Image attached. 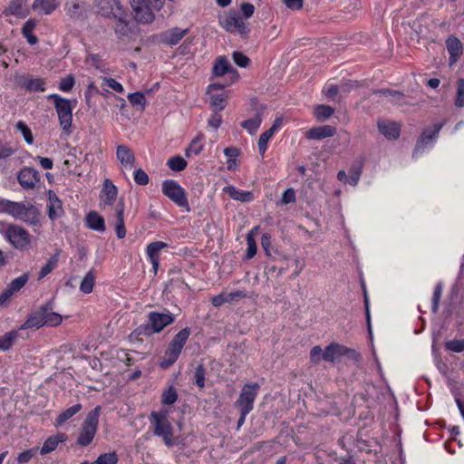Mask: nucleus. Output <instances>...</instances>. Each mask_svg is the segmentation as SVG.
<instances>
[{
    "mask_svg": "<svg viewBox=\"0 0 464 464\" xmlns=\"http://www.w3.org/2000/svg\"><path fill=\"white\" fill-rule=\"evenodd\" d=\"M150 421L153 434L161 438L167 447H172L175 444V439L173 427L168 420L167 411H151Z\"/></svg>",
    "mask_w": 464,
    "mask_h": 464,
    "instance_id": "f257e3e1",
    "label": "nucleus"
},
{
    "mask_svg": "<svg viewBox=\"0 0 464 464\" xmlns=\"http://www.w3.org/2000/svg\"><path fill=\"white\" fill-rule=\"evenodd\" d=\"M174 321V314L167 310L162 313L152 311L148 314L147 324L139 326L136 332L139 335H150L152 334L160 333Z\"/></svg>",
    "mask_w": 464,
    "mask_h": 464,
    "instance_id": "f03ea898",
    "label": "nucleus"
},
{
    "mask_svg": "<svg viewBox=\"0 0 464 464\" xmlns=\"http://www.w3.org/2000/svg\"><path fill=\"white\" fill-rule=\"evenodd\" d=\"M47 99L53 102L61 128L64 132L70 133L72 123L73 108L72 101L63 98L55 93L48 95Z\"/></svg>",
    "mask_w": 464,
    "mask_h": 464,
    "instance_id": "7ed1b4c3",
    "label": "nucleus"
},
{
    "mask_svg": "<svg viewBox=\"0 0 464 464\" xmlns=\"http://www.w3.org/2000/svg\"><path fill=\"white\" fill-rule=\"evenodd\" d=\"M101 406H96L91 411L82 424L81 431L77 439V444L81 447L88 446L93 440L99 423Z\"/></svg>",
    "mask_w": 464,
    "mask_h": 464,
    "instance_id": "20e7f679",
    "label": "nucleus"
},
{
    "mask_svg": "<svg viewBox=\"0 0 464 464\" xmlns=\"http://www.w3.org/2000/svg\"><path fill=\"white\" fill-rule=\"evenodd\" d=\"M343 357L354 362L361 360V354L357 351L336 343L326 346L323 353V359L330 362H340Z\"/></svg>",
    "mask_w": 464,
    "mask_h": 464,
    "instance_id": "39448f33",
    "label": "nucleus"
},
{
    "mask_svg": "<svg viewBox=\"0 0 464 464\" xmlns=\"http://www.w3.org/2000/svg\"><path fill=\"white\" fill-rule=\"evenodd\" d=\"M162 193L179 207L190 210L185 189L173 179H167L162 182Z\"/></svg>",
    "mask_w": 464,
    "mask_h": 464,
    "instance_id": "423d86ee",
    "label": "nucleus"
},
{
    "mask_svg": "<svg viewBox=\"0 0 464 464\" xmlns=\"http://www.w3.org/2000/svg\"><path fill=\"white\" fill-rule=\"evenodd\" d=\"M259 384L246 383L243 386L238 399L235 401V407L239 411L250 412L254 409V401L259 391Z\"/></svg>",
    "mask_w": 464,
    "mask_h": 464,
    "instance_id": "0eeeda50",
    "label": "nucleus"
},
{
    "mask_svg": "<svg viewBox=\"0 0 464 464\" xmlns=\"http://www.w3.org/2000/svg\"><path fill=\"white\" fill-rule=\"evenodd\" d=\"M114 19L113 31L116 36L122 40H129L132 38L137 32L136 25L129 20L128 11L122 12V14H118Z\"/></svg>",
    "mask_w": 464,
    "mask_h": 464,
    "instance_id": "6e6552de",
    "label": "nucleus"
},
{
    "mask_svg": "<svg viewBox=\"0 0 464 464\" xmlns=\"http://www.w3.org/2000/svg\"><path fill=\"white\" fill-rule=\"evenodd\" d=\"M6 237L16 249L24 251L31 247L30 234L20 226L10 225L6 229Z\"/></svg>",
    "mask_w": 464,
    "mask_h": 464,
    "instance_id": "1a4fd4ad",
    "label": "nucleus"
},
{
    "mask_svg": "<svg viewBox=\"0 0 464 464\" xmlns=\"http://www.w3.org/2000/svg\"><path fill=\"white\" fill-rule=\"evenodd\" d=\"M9 215L29 224H36L39 221V211L31 204L13 202Z\"/></svg>",
    "mask_w": 464,
    "mask_h": 464,
    "instance_id": "9d476101",
    "label": "nucleus"
},
{
    "mask_svg": "<svg viewBox=\"0 0 464 464\" xmlns=\"http://www.w3.org/2000/svg\"><path fill=\"white\" fill-rule=\"evenodd\" d=\"M94 6L100 15L110 19L126 10L120 0H94Z\"/></svg>",
    "mask_w": 464,
    "mask_h": 464,
    "instance_id": "9b49d317",
    "label": "nucleus"
},
{
    "mask_svg": "<svg viewBox=\"0 0 464 464\" xmlns=\"http://www.w3.org/2000/svg\"><path fill=\"white\" fill-rule=\"evenodd\" d=\"M131 7L134 19L140 24H150L154 21L155 15L149 5L140 0H132Z\"/></svg>",
    "mask_w": 464,
    "mask_h": 464,
    "instance_id": "f8f14e48",
    "label": "nucleus"
},
{
    "mask_svg": "<svg viewBox=\"0 0 464 464\" xmlns=\"http://www.w3.org/2000/svg\"><path fill=\"white\" fill-rule=\"evenodd\" d=\"M40 174L33 168H23L17 174V180L24 189H34L40 183Z\"/></svg>",
    "mask_w": 464,
    "mask_h": 464,
    "instance_id": "ddd939ff",
    "label": "nucleus"
},
{
    "mask_svg": "<svg viewBox=\"0 0 464 464\" xmlns=\"http://www.w3.org/2000/svg\"><path fill=\"white\" fill-rule=\"evenodd\" d=\"M214 76L220 77L225 74H228L231 78V82H235L238 78L237 70L229 63L228 60L225 56H219L212 68Z\"/></svg>",
    "mask_w": 464,
    "mask_h": 464,
    "instance_id": "4468645a",
    "label": "nucleus"
},
{
    "mask_svg": "<svg viewBox=\"0 0 464 464\" xmlns=\"http://www.w3.org/2000/svg\"><path fill=\"white\" fill-rule=\"evenodd\" d=\"M222 26L230 33H239L241 35H246L248 34V28L246 27L243 18L239 14H233L227 16L222 22Z\"/></svg>",
    "mask_w": 464,
    "mask_h": 464,
    "instance_id": "2eb2a0df",
    "label": "nucleus"
},
{
    "mask_svg": "<svg viewBox=\"0 0 464 464\" xmlns=\"http://www.w3.org/2000/svg\"><path fill=\"white\" fill-rule=\"evenodd\" d=\"M443 124L444 122L436 123L432 126L431 129H425L422 131L420 138L417 141L414 154L421 152L428 143L431 142L438 137L441 128L443 127Z\"/></svg>",
    "mask_w": 464,
    "mask_h": 464,
    "instance_id": "dca6fc26",
    "label": "nucleus"
},
{
    "mask_svg": "<svg viewBox=\"0 0 464 464\" xmlns=\"http://www.w3.org/2000/svg\"><path fill=\"white\" fill-rule=\"evenodd\" d=\"M118 195V188L112 183V181L109 179H105L102 189L101 191V198L102 201L101 202V207L105 208L107 206H111Z\"/></svg>",
    "mask_w": 464,
    "mask_h": 464,
    "instance_id": "f3484780",
    "label": "nucleus"
},
{
    "mask_svg": "<svg viewBox=\"0 0 464 464\" xmlns=\"http://www.w3.org/2000/svg\"><path fill=\"white\" fill-rule=\"evenodd\" d=\"M116 157L125 169H132L135 165V155L131 149L126 145L117 146Z\"/></svg>",
    "mask_w": 464,
    "mask_h": 464,
    "instance_id": "a211bd4d",
    "label": "nucleus"
},
{
    "mask_svg": "<svg viewBox=\"0 0 464 464\" xmlns=\"http://www.w3.org/2000/svg\"><path fill=\"white\" fill-rule=\"evenodd\" d=\"M188 29H181L179 27L170 28L161 34V41L168 45L177 44L187 34Z\"/></svg>",
    "mask_w": 464,
    "mask_h": 464,
    "instance_id": "6ab92c4d",
    "label": "nucleus"
},
{
    "mask_svg": "<svg viewBox=\"0 0 464 464\" xmlns=\"http://www.w3.org/2000/svg\"><path fill=\"white\" fill-rule=\"evenodd\" d=\"M336 133V129L331 125H323L310 129L305 136L309 140H323L333 137Z\"/></svg>",
    "mask_w": 464,
    "mask_h": 464,
    "instance_id": "aec40b11",
    "label": "nucleus"
},
{
    "mask_svg": "<svg viewBox=\"0 0 464 464\" xmlns=\"http://www.w3.org/2000/svg\"><path fill=\"white\" fill-rule=\"evenodd\" d=\"M167 244L162 241H155L148 245L147 255L152 264L154 274L157 273L160 266L159 253L161 249L167 247Z\"/></svg>",
    "mask_w": 464,
    "mask_h": 464,
    "instance_id": "412c9836",
    "label": "nucleus"
},
{
    "mask_svg": "<svg viewBox=\"0 0 464 464\" xmlns=\"http://www.w3.org/2000/svg\"><path fill=\"white\" fill-rule=\"evenodd\" d=\"M378 129L388 140H396L400 136V125L394 121H378Z\"/></svg>",
    "mask_w": 464,
    "mask_h": 464,
    "instance_id": "4be33fe9",
    "label": "nucleus"
},
{
    "mask_svg": "<svg viewBox=\"0 0 464 464\" xmlns=\"http://www.w3.org/2000/svg\"><path fill=\"white\" fill-rule=\"evenodd\" d=\"M446 46L450 53V64H452L456 63L459 57L462 54V44L457 37L450 36L446 40Z\"/></svg>",
    "mask_w": 464,
    "mask_h": 464,
    "instance_id": "5701e85b",
    "label": "nucleus"
},
{
    "mask_svg": "<svg viewBox=\"0 0 464 464\" xmlns=\"http://www.w3.org/2000/svg\"><path fill=\"white\" fill-rule=\"evenodd\" d=\"M124 202L123 199H121L116 206V222H115V230L118 238H124L126 236V229L124 225Z\"/></svg>",
    "mask_w": 464,
    "mask_h": 464,
    "instance_id": "b1692460",
    "label": "nucleus"
},
{
    "mask_svg": "<svg viewBox=\"0 0 464 464\" xmlns=\"http://www.w3.org/2000/svg\"><path fill=\"white\" fill-rule=\"evenodd\" d=\"M41 311L43 313L44 325L56 326L62 323V316L53 311V307L50 304L42 305Z\"/></svg>",
    "mask_w": 464,
    "mask_h": 464,
    "instance_id": "393cba45",
    "label": "nucleus"
},
{
    "mask_svg": "<svg viewBox=\"0 0 464 464\" xmlns=\"http://www.w3.org/2000/svg\"><path fill=\"white\" fill-rule=\"evenodd\" d=\"M49 196V204H48V216L52 220L56 219L61 217L63 213L62 208V202L56 196L54 192L52 190L48 193Z\"/></svg>",
    "mask_w": 464,
    "mask_h": 464,
    "instance_id": "a878e982",
    "label": "nucleus"
},
{
    "mask_svg": "<svg viewBox=\"0 0 464 464\" xmlns=\"http://www.w3.org/2000/svg\"><path fill=\"white\" fill-rule=\"evenodd\" d=\"M86 226L92 230L98 232L105 231V222L104 218L99 215L96 211H91L87 214L86 218Z\"/></svg>",
    "mask_w": 464,
    "mask_h": 464,
    "instance_id": "bb28decb",
    "label": "nucleus"
},
{
    "mask_svg": "<svg viewBox=\"0 0 464 464\" xmlns=\"http://www.w3.org/2000/svg\"><path fill=\"white\" fill-rule=\"evenodd\" d=\"M67 440V435L64 433H59L56 436L49 437L44 442L40 450L41 455H45L53 451L59 443L63 442Z\"/></svg>",
    "mask_w": 464,
    "mask_h": 464,
    "instance_id": "cd10ccee",
    "label": "nucleus"
},
{
    "mask_svg": "<svg viewBox=\"0 0 464 464\" xmlns=\"http://www.w3.org/2000/svg\"><path fill=\"white\" fill-rule=\"evenodd\" d=\"M21 86L29 92H44L45 82L41 78L26 77L20 80Z\"/></svg>",
    "mask_w": 464,
    "mask_h": 464,
    "instance_id": "c85d7f7f",
    "label": "nucleus"
},
{
    "mask_svg": "<svg viewBox=\"0 0 464 464\" xmlns=\"http://www.w3.org/2000/svg\"><path fill=\"white\" fill-rule=\"evenodd\" d=\"M223 191L233 199L239 200L241 202H249L253 199L252 192L240 191L237 189L234 186H227L223 188Z\"/></svg>",
    "mask_w": 464,
    "mask_h": 464,
    "instance_id": "c756f323",
    "label": "nucleus"
},
{
    "mask_svg": "<svg viewBox=\"0 0 464 464\" xmlns=\"http://www.w3.org/2000/svg\"><path fill=\"white\" fill-rule=\"evenodd\" d=\"M262 121V112L257 111L253 118L242 121L241 126L246 130L250 135H254L260 127Z\"/></svg>",
    "mask_w": 464,
    "mask_h": 464,
    "instance_id": "7c9ffc66",
    "label": "nucleus"
},
{
    "mask_svg": "<svg viewBox=\"0 0 464 464\" xmlns=\"http://www.w3.org/2000/svg\"><path fill=\"white\" fill-rule=\"evenodd\" d=\"M43 320V313L40 307L39 310L29 315L28 319L22 325V329L40 328L44 325V322Z\"/></svg>",
    "mask_w": 464,
    "mask_h": 464,
    "instance_id": "2f4dec72",
    "label": "nucleus"
},
{
    "mask_svg": "<svg viewBox=\"0 0 464 464\" xmlns=\"http://www.w3.org/2000/svg\"><path fill=\"white\" fill-rule=\"evenodd\" d=\"M182 349H183V347H181L180 345L170 342L169 348L165 353L167 359H166V361H164L161 363V365L162 366H169V365L173 364L179 358Z\"/></svg>",
    "mask_w": 464,
    "mask_h": 464,
    "instance_id": "473e14b6",
    "label": "nucleus"
},
{
    "mask_svg": "<svg viewBox=\"0 0 464 464\" xmlns=\"http://www.w3.org/2000/svg\"><path fill=\"white\" fill-rule=\"evenodd\" d=\"M82 404L77 403L62 411L55 419V426H61L62 424H63L65 421H67L69 419H71L76 413H78L82 410Z\"/></svg>",
    "mask_w": 464,
    "mask_h": 464,
    "instance_id": "72a5a7b5",
    "label": "nucleus"
},
{
    "mask_svg": "<svg viewBox=\"0 0 464 464\" xmlns=\"http://www.w3.org/2000/svg\"><path fill=\"white\" fill-rule=\"evenodd\" d=\"M57 7L56 0H34L33 8L45 14H51Z\"/></svg>",
    "mask_w": 464,
    "mask_h": 464,
    "instance_id": "f704fd0d",
    "label": "nucleus"
},
{
    "mask_svg": "<svg viewBox=\"0 0 464 464\" xmlns=\"http://www.w3.org/2000/svg\"><path fill=\"white\" fill-rule=\"evenodd\" d=\"M67 14L72 19H80L84 14V3L72 1L66 4Z\"/></svg>",
    "mask_w": 464,
    "mask_h": 464,
    "instance_id": "c9c22d12",
    "label": "nucleus"
},
{
    "mask_svg": "<svg viewBox=\"0 0 464 464\" xmlns=\"http://www.w3.org/2000/svg\"><path fill=\"white\" fill-rule=\"evenodd\" d=\"M258 230V227H255L253 229H251L247 235H246V243H247V249L246 253V259H251L255 256L256 254V244L255 241V234Z\"/></svg>",
    "mask_w": 464,
    "mask_h": 464,
    "instance_id": "e433bc0d",
    "label": "nucleus"
},
{
    "mask_svg": "<svg viewBox=\"0 0 464 464\" xmlns=\"http://www.w3.org/2000/svg\"><path fill=\"white\" fill-rule=\"evenodd\" d=\"M202 140H203L202 134H198L196 138H194L191 140L189 146L187 148V150L185 151V155L187 157H189L191 154H195V155L199 154L203 150V148H204Z\"/></svg>",
    "mask_w": 464,
    "mask_h": 464,
    "instance_id": "4c0bfd02",
    "label": "nucleus"
},
{
    "mask_svg": "<svg viewBox=\"0 0 464 464\" xmlns=\"http://www.w3.org/2000/svg\"><path fill=\"white\" fill-rule=\"evenodd\" d=\"M376 93L387 97L388 102L395 104H401L404 98L403 93L389 89L379 90L376 92Z\"/></svg>",
    "mask_w": 464,
    "mask_h": 464,
    "instance_id": "58836bf2",
    "label": "nucleus"
},
{
    "mask_svg": "<svg viewBox=\"0 0 464 464\" xmlns=\"http://www.w3.org/2000/svg\"><path fill=\"white\" fill-rule=\"evenodd\" d=\"M34 26L35 23L32 20H29L24 24L22 28V34L30 44H35L38 42L36 35L33 34Z\"/></svg>",
    "mask_w": 464,
    "mask_h": 464,
    "instance_id": "ea45409f",
    "label": "nucleus"
},
{
    "mask_svg": "<svg viewBox=\"0 0 464 464\" xmlns=\"http://www.w3.org/2000/svg\"><path fill=\"white\" fill-rule=\"evenodd\" d=\"M334 112V108L329 105L320 104L314 108V114L320 121L329 119Z\"/></svg>",
    "mask_w": 464,
    "mask_h": 464,
    "instance_id": "a19ab883",
    "label": "nucleus"
},
{
    "mask_svg": "<svg viewBox=\"0 0 464 464\" xmlns=\"http://www.w3.org/2000/svg\"><path fill=\"white\" fill-rule=\"evenodd\" d=\"M95 276L92 271H89L81 282L80 289L84 294L92 293L94 285Z\"/></svg>",
    "mask_w": 464,
    "mask_h": 464,
    "instance_id": "79ce46f5",
    "label": "nucleus"
},
{
    "mask_svg": "<svg viewBox=\"0 0 464 464\" xmlns=\"http://www.w3.org/2000/svg\"><path fill=\"white\" fill-rule=\"evenodd\" d=\"M208 94L209 95L210 105L214 111H222L225 108L227 98L223 93L213 94L208 92Z\"/></svg>",
    "mask_w": 464,
    "mask_h": 464,
    "instance_id": "37998d69",
    "label": "nucleus"
},
{
    "mask_svg": "<svg viewBox=\"0 0 464 464\" xmlns=\"http://www.w3.org/2000/svg\"><path fill=\"white\" fill-rule=\"evenodd\" d=\"M128 100L133 107H140L141 110H144L147 104L146 98L140 92L130 93Z\"/></svg>",
    "mask_w": 464,
    "mask_h": 464,
    "instance_id": "c03bdc74",
    "label": "nucleus"
},
{
    "mask_svg": "<svg viewBox=\"0 0 464 464\" xmlns=\"http://www.w3.org/2000/svg\"><path fill=\"white\" fill-rule=\"evenodd\" d=\"M168 166L174 171H181L187 167V161L181 156H175L168 160Z\"/></svg>",
    "mask_w": 464,
    "mask_h": 464,
    "instance_id": "a18cd8bd",
    "label": "nucleus"
},
{
    "mask_svg": "<svg viewBox=\"0 0 464 464\" xmlns=\"http://www.w3.org/2000/svg\"><path fill=\"white\" fill-rule=\"evenodd\" d=\"M28 274H24L21 276L12 280L7 286L15 294L25 285V284L28 282Z\"/></svg>",
    "mask_w": 464,
    "mask_h": 464,
    "instance_id": "49530a36",
    "label": "nucleus"
},
{
    "mask_svg": "<svg viewBox=\"0 0 464 464\" xmlns=\"http://www.w3.org/2000/svg\"><path fill=\"white\" fill-rule=\"evenodd\" d=\"M16 338L15 332L6 333L5 335L0 337V350L6 351L12 347Z\"/></svg>",
    "mask_w": 464,
    "mask_h": 464,
    "instance_id": "de8ad7c7",
    "label": "nucleus"
},
{
    "mask_svg": "<svg viewBox=\"0 0 464 464\" xmlns=\"http://www.w3.org/2000/svg\"><path fill=\"white\" fill-rule=\"evenodd\" d=\"M445 348L453 353L464 352V339H453L445 343Z\"/></svg>",
    "mask_w": 464,
    "mask_h": 464,
    "instance_id": "09e8293b",
    "label": "nucleus"
},
{
    "mask_svg": "<svg viewBox=\"0 0 464 464\" xmlns=\"http://www.w3.org/2000/svg\"><path fill=\"white\" fill-rule=\"evenodd\" d=\"M23 5L24 0H12L4 13L6 14L20 15L22 14Z\"/></svg>",
    "mask_w": 464,
    "mask_h": 464,
    "instance_id": "8fccbe9b",
    "label": "nucleus"
},
{
    "mask_svg": "<svg viewBox=\"0 0 464 464\" xmlns=\"http://www.w3.org/2000/svg\"><path fill=\"white\" fill-rule=\"evenodd\" d=\"M274 134L275 133L272 130H267L260 135L258 140V149L261 155L266 152L268 140L273 137Z\"/></svg>",
    "mask_w": 464,
    "mask_h": 464,
    "instance_id": "3c124183",
    "label": "nucleus"
},
{
    "mask_svg": "<svg viewBox=\"0 0 464 464\" xmlns=\"http://www.w3.org/2000/svg\"><path fill=\"white\" fill-rule=\"evenodd\" d=\"M177 398L178 394L175 388L170 386L162 393L161 402L166 405H171L177 401Z\"/></svg>",
    "mask_w": 464,
    "mask_h": 464,
    "instance_id": "603ef678",
    "label": "nucleus"
},
{
    "mask_svg": "<svg viewBox=\"0 0 464 464\" xmlns=\"http://www.w3.org/2000/svg\"><path fill=\"white\" fill-rule=\"evenodd\" d=\"M190 334L189 328L186 327L180 330L171 340L173 343L179 344L181 347H184L187 340L188 339Z\"/></svg>",
    "mask_w": 464,
    "mask_h": 464,
    "instance_id": "864d4df0",
    "label": "nucleus"
},
{
    "mask_svg": "<svg viewBox=\"0 0 464 464\" xmlns=\"http://www.w3.org/2000/svg\"><path fill=\"white\" fill-rule=\"evenodd\" d=\"M118 455L115 451L101 454L97 459L99 464H116L118 462Z\"/></svg>",
    "mask_w": 464,
    "mask_h": 464,
    "instance_id": "5fc2aeb1",
    "label": "nucleus"
},
{
    "mask_svg": "<svg viewBox=\"0 0 464 464\" xmlns=\"http://www.w3.org/2000/svg\"><path fill=\"white\" fill-rule=\"evenodd\" d=\"M74 76L72 74H69L66 77L61 79L59 82V89L65 92H71L74 86Z\"/></svg>",
    "mask_w": 464,
    "mask_h": 464,
    "instance_id": "6e6d98bb",
    "label": "nucleus"
},
{
    "mask_svg": "<svg viewBox=\"0 0 464 464\" xmlns=\"http://www.w3.org/2000/svg\"><path fill=\"white\" fill-rule=\"evenodd\" d=\"M457 107H464V79L460 78L457 82V97L455 100Z\"/></svg>",
    "mask_w": 464,
    "mask_h": 464,
    "instance_id": "4d7b16f0",
    "label": "nucleus"
},
{
    "mask_svg": "<svg viewBox=\"0 0 464 464\" xmlns=\"http://www.w3.org/2000/svg\"><path fill=\"white\" fill-rule=\"evenodd\" d=\"M57 265V259L55 257H52L48 260V262L41 268L38 276V280L43 279L48 274H50Z\"/></svg>",
    "mask_w": 464,
    "mask_h": 464,
    "instance_id": "13d9d810",
    "label": "nucleus"
},
{
    "mask_svg": "<svg viewBox=\"0 0 464 464\" xmlns=\"http://www.w3.org/2000/svg\"><path fill=\"white\" fill-rule=\"evenodd\" d=\"M16 129L20 130L25 140V141L29 144H32L34 141V137L31 132V130L28 128V126L24 121H18L16 123Z\"/></svg>",
    "mask_w": 464,
    "mask_h": 464,
    "instance_id": "bf43d9fd",
    "label": "nucleus"
},
{
    "mask_svg": "<svg viewBox=\"0 0 464 464\" xmlns=\"http://www.w3.org/2000/svg\"><path fill=\"white\" fill-rule=\"evenodd\" d=\"M102 85L111 88L120 93L124 92L123 86L113 78L103 77Z\"/></svg>",
    "mask_w": 464,
    "mask_h": 464,
    "instance_id": "052dcab7",
    "label": "nucleus"
},
{
    "mask_svg": "<svg viewBox=\"0 0 464 464\" xmlns=\"http://www.w3.org/2000/svg\"><path fill=\"white\" fill-rule=\"evenodd\" d=\"M205 375L206 370L202 364L198 365L194 373L195 382L199 388H203L205 385Z\"/></svg>",
    "mask_w": 464,
    "mask_h": 464,
    "instance_id": "680f3d73",
    "label": "nucleus"
},
{
    "mask_svg": "<svg viewBox=\"0 0 464 464\" xmlns=\"http://www.w3.org/2000/svg\"><path fill=\"white\" fill-rule=\"evenodd\" d=\"M134 180L138 185L141 186H146L150 182L148 174L140 168L134 171Z\"/></svg>",
    "mask_w": 464,
    "mask_h": 464,
    "instance_id": "e2e57ef3",
    "label": "nucleus"
},
{
    "mask_svg": "<svg viewBox=\"0 0 464 464\" xmlns=\"http://www.w3.org/2000/svg\"><path fill=\"white\" fill-rule=\"evenodd\" d=\"M232 57L235 63L237 64L239 67L245 68L248 66L250 63V59L240 52H234Z\"/></svg>",
    "mask_w": 464,
    "mask_h": 464,
    "instance_id": "0e129e2a",
    "label": "nucleus"
},
{
    "mask_svg": "<svg viewBox=\"0 0 464 464\" xmlns=\"http://www.w3.org/2000/svg\"><path fill=\"white\" fill-rule=\"evenodd\" d=\"M442 294V285L440 283L437 284L434 289L433 296H432V311L436 313L439 308V302Z\"/></svg>",
    "mask_w": 464,
    "mask_h": 464,
    "instance_id": "69168bd1",
    "label": "nucleus"
},
{
    "mask_svg": "<svg viewBox=\"0 0 464 464\" xmlns=\"http://www.w3.org/2000/svg\"><path fill=\"white\" fill-rule=\"evenodd\" d=\"M323 353H324V351L322 350V348L320 346H314L312 348L311 352H310V359L312 361V362H314V364H317L321 359H323Z\"/></svg>",
    "mask_w": 464,
    "mask_h": 464,
    "instance_id": "338daca9",
    "label": "nucleus"
},
{
    "mask_svg": "<svg viewBox=\"0 0 464 464\" xmlns=\"http://www.w3.org/2000/svg\"><path fill=\"white\" fill-rule=\"evenodd\" d=\"M296 199L295 192L293 188H287L281 198L282 204H289L295 202Z\"/></svg>",
    "mask_w": 464,
    "mask_h": 464,
    "instance_id": "774afa93",
    "label": "nucleus"
}]
</instances>
